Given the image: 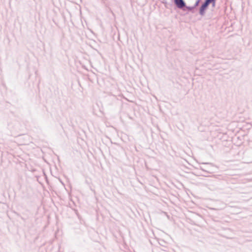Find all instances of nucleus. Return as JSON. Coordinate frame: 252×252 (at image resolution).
I'll return each instance as SVG.
<instances>
[{"label":"nucleus","mask_w":252,"mask_h":252,"mask_svg":"<svg viewBox=\"0 0 252 252\" xmlns=\"http://www.w3.org/2000/svg\"><path fill=\"white\" fill-rule=\"evenodd\" d=\"M176 7L183 11L187 12V14H188L189 12L194 13L195 12V9L196 8L194 7V5L191 6L187 5L185 0L176 5Z\"/></svg>","instance_id":"f257e3e1"},{"label":"nucleus","mask_w":252,"mask_h":252,"mask_svg":"<svg viewBox=\"0 0 252 252\" xmlns=\"http://www.w3.org/2000/svg\"><path fill=\"white\" fill-rule=\"evenodd\" d=\"M209 6L208 0H204L199 8V14L202 16H204Z\"/></svg>","instance_id":"f03ea898"},{"label":"nucleus","mask_w":252,"mask_h":252,"mask_svg":"<svg viewBox=\"0 0 252 252\" xmlns=\"http://www.w3.org/2000/svg\"><path fill=\"white\" fill-rule=\"evenodd\" d=\"M208 0L209 5L211 4H212V7L213 8H215V6H216V3L217 0Z\"/></svg>","instance_id":"7ed1b4c3"},{"label":"nucleus","mask_w":252,"mask_h":252,"mask_svg":"<svg viewBox=\"0 0 252 252\" xmlns=\"http://www.w3.org/2000/svg\"><path fill=\"white\" fill-rule=\"evenodd\" d=\"M200 1H201V0H196L195 3L193 5L194 7L196 8L198 6Z\"/></svg>","instance_id":"20e7f679"},{"label":"nucleus","mask_w":252,"mask_h":252,"mask_svg":"<svg viewBox=\"0 0 252 252\" xmlns=\"http://www.w3.org/2000/svg\"><path fill=\"white\" fill-rule=\"evenodd\" d=\"M200 169H201L202 171H205V172H207V173H209V172H210L209 171H208V170H206V169H204L202 167H200Z\"/></svg>","instance_id":"39448f33"},{"label":"nucleus","mask_w":252,"mask_h":252,"mask_svg":"<svg viewBox=\"0 0 252 252\" xmlns=\"http://www.w3.org/2000/svg\"><path fill=\"white\" fill-rule=\"evenodd\" d=\"M202 164H210V165H212L211 163H203Z\"/></svg>","instance_id":"423d86ee"},{"label":"nucleus","mask_w":252,"mask_h":252,"mask_svg":"<svg viewBox=\"0 0 252 252\" xmlns=\"http://www.w3.org/2000/svg\"><path fill=\"white\" fill-rule=\"evenodd\" d=\"M21 218L23 220L25 221V219L23 217H21Z\"/></svg>","instance_id":"0eeeda50"},{"label":"nucleus","mask_w":252,"mask_h":252,"mask_svg":"<svg viewBox=\"0 0 252 252\" xmlns=\"http://www.w3.org/2000/svg\"><path fill=\"white\" fill-rule=\"evenodd\" d=\"M252 162V159L248 161V162Z\"/></svg>","instance_id":"6e6552de"},{"label":"nucleus","mask_w":252,"mask_h":252,"mask_svg":"<svg viewBox=\"0 0 252 252\" xmlns=\"http://www.w3.org/2000/svg\"><path fill=\"white\" fill-rule=\"evenodd\" d=\"M163 3H167V2H163Z\"/></svg>","instance_id":"1a4fd4ad"}]
</instances>
